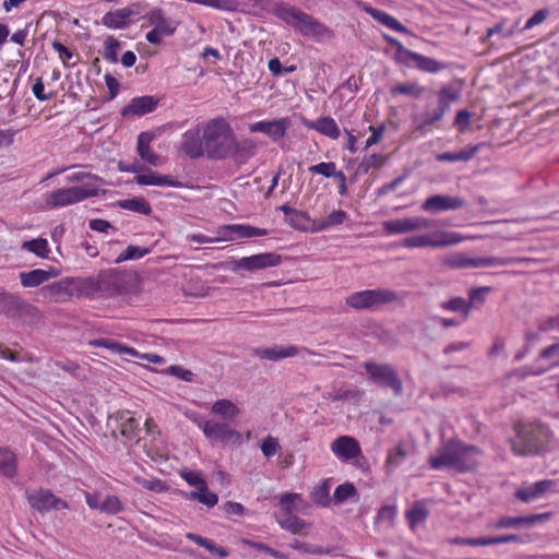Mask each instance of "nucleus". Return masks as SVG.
Segmentation results:
<instances>
[{
	"instance_id": "f257e3e1",
	"label": "nucleus",
	"mask_w": 559,
	"mask_h": 559,
	"mask_svg": "<svg viewBox=\"0 0 559 559\" xmlns=\"http://www.w3.org/2000/svg\"><path fill=\"white\" fill-rule=\"evenodd\" d=\"M483 452L475 445L459 440H449L443 443L437 454L430 456L429 464L433 469L452 468L457 472H467L478 465Z\"/></svg>"
},
{
	"instance_id": "f03ea898",
	"label": "nucleus",
	"mask_w": 559,
	"mask_h": 559,
	"mask_svg": "<svg viewBox=\"0 0 559 559\" xmlns=\"http://www.w3.org/2000/svg\"><path fill=\"white\" fill-rule=\"evenodd\" d=\"M205 155L211 159H225L233 155L235 134L224 118H214L201 126Z\"/></svg>"
},
{
	"instance_id": "7ed1b4c3",
	"label": "nucleus",
	"mask_w": 559,
	"mask_h": 559,
	"mask_svg": "<svg viewBox=\"0 0 559 559\" xmlns=\"http://www.w3.org/2000/svg\"><path fill=\"white\" fill-rule=\"evenodd\" d=\"M551 440L549 427L534 423L521 426L516 439L510 443L515 455H532L546 451Z\"/></svg>"
},
{
	"instance_id": "20e7f679",
	"label": "nucleus",
	"mask_w": 559,
	"mask_h": 559,
	"mask_svg": "<svg viewBox=\"0 0 559 559\" xmlns=\"http://www.w3.org/2000/svg\"><path fill=\"white\" fill-rule=\"evenodd\" d=\"M397 292L389 288L366 289L350 294L346 297L345 304L354 310H373L384 305L401 301Z\"/></svg>"
},
{
	"instance_id": "39448f33",
	"label": "nucleus",
	"mask_w": 559,
	"mask_h": 559,
	"mask_svg": "<svg viewBox=\"0 0 559 559\" xmlns=\"http://www.w3.org/2000/svg\"><path fill=\"white\" fill-rule=\"evenodd\" d=\"M273 13L304 35H319L324 31L312 16L287 3H277Z\"/></svg>"
},
{
	"instance_id": "423d86ee",
	"label": "nucleus",
	"mask_w": 559,
	"mask_h": 559,
	"mask_svg": "<svg viewBox=\"0 0 559 559\" xmlns=\"http://www.w3.org/2000/svg\"><path fill=\"white\" fill-rule=\"evenodd\" d=\"M98 192V187L91 183L73 186L58 189L46 194L45 202L49 207H61L81 202L87 198L96 197Z\"/></svg>"
},
{
	"instance_id": "0eeeda50",
	"label": "nucleus",
	"mask_w": 559,
	"mask_h": 559,
	"mask_svg": "<svg viewBox=\"0 0 559 559\" xmlns=\"http://www.w3.org/2000/svg\"><path fill=\"white\" fill-rule=\"evenodd\" d=\"M391 45L396 48L395 60L400 63L405 64L406 67L415 66L419 70L424 72L435 73L439 70L443 69L444 66L438 62L435 59L429 57L419 55L417 52H413L406 49L401 41H399L395 37H386Z\"/></svg>"
},
{
	"instance_id": "6e6552de",
	"label": "nucleus",
	"mask_w": 559,
	"mask_h": 559,
	"mask_svg": "<svg viewBox=\"0 0 559 559\" xmlns=\"http://www.w3.org/2000/svg\"><path fill=\"white\" fill-rule=\"evenodd\" d=\"M145 12V5L134 2L130 5L110 11L103 16V24L111 29H122L138 21Z\"/></svg>"
},
{
	"instance_id": "1a4fd4ad",
	"label": "nucleus",
	"mask_w": 559,
	"mask_h": 559,
	"mask_svg": "<svg viewBox=\"0 0 559 559\" xmlns=\"http://www.w3.org/2000/svg\"><path fill=\"white\" fill-rule=\"evenodd\" d=\"M364 367L374 383L391 388L396 395L402 394V381L392 366L368 361Z\"/></svg>"
},
{
	"instance_id": "9d476101",
	"label": "nucleus",
	"mask_w": 559,
	"mask_h": 559,
	"mask_svg": "<svg viewBox=\"0 0 559 559\" xmlns=\"http://www.w3.org/2000/svg\"><path fill=\"white\" fill-rule=\"evenodd\" d=\"M281 263V255L274 252H265L243 257L230 262L229 269L233 272L238 270H246L248 272H255L271 266H276Z\"/></svg>"
},
{
	"instance_id": "9b49d317",
	"label": "nucleus",
	"mask_w": 559,
	"mask_h": 559,
	"mask_svg": "<svg viewBox=\"0 0 559 559\" xmlns=\"http://www.w3.org/2000/svg\"><path fill=\"white\" fill-rule=\"evenodd\" d=\"M204 436L212 442L221 443H241V435L237 430L233 429L226 423H219L213 419L206 420V424H202Z\"/></svg>"
},
{
	"instance_id": "f8f14e48",
	"label": "nucleus",
	"mask_w": 559,
	"mask_h": 559,
	"mask_svg": "<svg viewBox=\"0 0 559 559\" xmlns=\"http://www.w3.org/2000/svg\"><path fill=\"white\" fill-rule=\"evenodd\" d=\"M457 97L459 94L452 86H443L438 93V107L425 114V119L423 123L418 126V129L423 130L426 126L440 121Z\"/></svg>"
},
{
	"instance_id": "ddd939ff",
	"label": "nucleus",
	"mask_w": 559,
	"mask_h": 559,
	"mask_svg": "<svg viewBox=\"0 0 559 559\" xmlns=\"http://www.w3.org/2000/svg\"><path fill=\"white\" fill-rule=\"evenodd\" d=\"M122 171L134 173L136 176L134 177V181L141 186H168V187H180L181 183L173 180L168 176L158 175L151 169H143L138 163H133L128 167L120 166Z\"/></svg>"
},
{
	"instance_id": "4468645a",
	"label": "nucleus",
	"mask_w": 559,
	"mask_h": 559,
	"mask_svg": "<svg viewBox=\"0 0 559 559\" xmlns=\"http://www.w3.org/2000/svg\"><path fill=\"white\" fill-rule=\"evenodd\" d=\"M26 498L31 507L39 513H45L51 509H68V503L57 498L50 490L37 489L27 491Z\"/></svg>"
},
{
	"instance_id": "2eb2a0df",
	"label": "nucleus",
	"mask_w": 559,
	"mask_h": 559,
	"mask_svg": "<svg viewBox=\"0 0 559 559\" xmlns=\"http://www.w3.org/2000/svg\"><path fill=\"white\" fill-rule=\"evenodd\" d=\"M465 204V200L461 197L435 194L425 200L421 204V209L425 212L437 214L462 209Z\"/></svg>"
},
{
	"instance_id": "dca6fc26",
	"label": "nucleus",
	"mask_w": 559,
	"mask_h": 559,
	"mask_svg": "<svg viewBox=\"0 0 559 559\" xmlns=\"http://www.w3.org/2000/svg\"><path fill=\"white\" fill-rule=\"evenodd\" d=\"M429 226L430 222L425 217H405L383 223V227L389 234H406L426 229Z\"/></svg>"
},
{
	"instance_id": "f3484780",
	"label": "nucleus",
	"mask_w": 559,
	"mask_h": 559,
	"mask_svg": "<svg viewBox=\"0 0 559 559\" xmlns=\"http://www.w3.org/2000/svg\"><path fill=\"white\" fill-rule=\"evenodd\" d=\"M290 126L288 118H281L272 121H258L249 126L251 132H261L266 134L272 141L276 142L286 135Z\"/></svg>"
},
{
	"instance_id": "a211bd4d",
	"label": "nucleus",
	"mask_w": 559,
	"mask_h": 559,
	"mask_svg": "<svg viewBox=\"0 0 559 559\" xmlns=\"http://www.w3.org/2000/svg\"><path fill=\"white\" fill-rule=\"evenodd\" d=\"M29 305L20 296L0 288V313L7 317H20Z\"/></svg>"
},
{
	"instance_id": "6ab92c4d",
	"label": "nucleus",
	"mask_w": 559,
	"mask_h": 559,
	"mask_svg": "<svg viewBox=\"0 0 559 559\" xmlns=\"http://www.w3.org/2000/svg\"><path fill=\"white\" fill-rule=\"evenodd\" d=\"M331 450L342 461H349L361 453L357 440L348 436L335 439L331 444Z\"/></svg>"
},
{
	"instance_id": "aec40b11",
	"label": "nucleus",
	"mask_w": 559,
	"mask_h": 559,
	"mask_svg": "<svg viewBox=\"0 0 559 559\" xmlns=\"http://www.w3.org/2000/svg\"><path fill=\"white\" fill-rule=\"evenodd\" d=\"M549 514H535V515H527V516H503L499 520L490 523L488 525L491 530H502V528H519L523 525H534L538 521L543 519H548Z\"/></svg>"
},
{
	"instance_id": "412c9836",
	"label": "nucleus",
	"mask_w": 559,
	"mask_h": 559,
	"mask_svg": "<svg viewBox=\"0 0 559 559\" xmlns=\"http://www.w3.org/2000/svg\"><path fill=\"white\" fill-rule=\"evenodd\" d=\"M556 485L555 480L545 479L536 481L528 487L519 488L515 491V497L523 502H532L543 497Z\"/></svg>"
},
{
	"instance_id": "4be33fe9",
	"label": "nucleus",
	"mask_w": 559,
	"mask_h": 559,
	"mask_svg": "<svg viewBox=\"0 0 559 559\" xmlns=\"http://www.w3.org/2000/svg\"><path fill=\"white\" fill-rule=\"evenodd\" d=\"M158 104V100L154 96L145 95L135 97L123 107L122 116H142L152 112Z\"/></svg>"
},
{
	"instance_id": "5701e85b",
	"label": "nucleus",
	"mask_w": 559,
	"mask_h": 559,
	"mask_svg": "<svg viewBox=\"0 0 559 559\" xmlns=\"http://www.w3.org/2000/svg\"><path fill=\"white\" fill-rule=\"evenodd\" d=\"M539 260L535 258L527 257H507V258H497V257H484V258H475L474 259V267H489V266H506L511 264H531L538 263Z\"/></svg>"
},
{
	"instance_id": "b1692460",
	"label": "nucleus",
	"mask_w": 559,
	"mask_h": 559,
	"mask_svg": "<svg viewBox=\"0 0 559 559\" xmlns=\"http://www.w3.org/2000/svg\"><path fill=\"white\" fill-rule=\"evenodd\" d=\"M153 29L146 35H171L177 29V22L163 14L160 10H154L150 14Z\"/></svg>"
},
{
	"instance_id": "393cba45",
	"label": "nucleus",
	"mask_w": 559,
	"mask_h": 559,
	"mask_svg": "<svg viewBox=\"0 0 559 559\" xmlns=\"http://www.w3.org/2000/svg\"><path fill=\"white\" fill-rule=\"evenodd\" d=\"M58 274L59 273L52 267L49 270L36 269L20 273V280L24 287H37L50 278L57 277Z\"/></svg>"
},
{
	"instance_id": "a878e982",
	"label": "nucleus",
	"mask_w": 559,
	"mask_h": 559,
	"mask_svg": "<svg viewBox=\"0 0 559 559\" xmlns=\"http://www.w3.org/2000/svg\"><path fill=\"white\" fill-rule=\"evenodd\" d=\"M305 126L334 140L340 136V129L331 117H322L316 121H305Z\"/></svg>"
},
{
	"instance_id": "bb28decb",
	"label": "nucleus",
	"mask_w": 559,
	"mask_h": 559,
	"mask_svg": "<svg viewBox=\"0 0 559 559\" xmlns=\"http://www.w3.org/2000/svg\"><path fill=\"white\" fill-rule=\"evenodd\" d=\"M433 248L455 246L469 237L462 236L455 231L437 230L430 234Z\"/></svg>"
},
{
	"instance_id": "cd10ccee",
	"label": "nucleus",
	"mask_w": 559,
	"mask_h": 559,
	"mask_svg": "<svg viewBox=\"0 0 559 559\" xmlns=\"http://www.w3.org/2000/svg\"><path fill=\"white\" fill-rule=\"evenodd\" d=\"M211 413L224 419L234 420L240 415L241 411L233 401L221 399L213 403Z\"/></svg>"
},
{
	"instance_id": "c85d7f7f",
	"label": "nucleus",
	"mask_w": 559,
	"mask_h": 559,
	"mask_svg": "<svg viewBox=\"0 0 559 559\" xmlns=\"http://www.w3.org/2000/svg\"><path fill=\"white\" fill-rule=\"evenodd\" d=\"M277 522L283 530H286L294 535L300 536H307L311 527L309 522H306L305 520L293 514H288L285 519L278 520Z\"/></svg>"
},
{
	"instance_id": "c756f323",
	"label": "nucleus",
	"mask_w": 559,
	"mask_h": 559,
	"mask_svg": "<svg viewBox=\"0 0 559 559\" xmlns=\"http://www.w3.org/2000/svg\"><path fill=\"white\" fill-rule=\"evenodd\" d=\"M300 349L294 345L286 347H270L262 348L257 350V355L260 358L269 359V360H280L287 357H294L298 355Z\"/></svg>"
},
{
	"instance_id": "7c9ffc66",
	"label": "nucleus",
	"mask_w": 559,
	"mask_h": 559,
	"mask_svg": "<svg viewBox=\"0 0 559 559\" xmlns=\"http://www.w3.org/2000/svg\"><path fill=\"white\" fill-rule=\"evenodd\" d=\"M88 345L93 347H103L118 355L128 354L132 357L140 356V353L136 349L108 338L92 340L88 342Z\"/></svg>"
},
{
	"instance_id": "2f4dec72",
	"label": "nucleus",
	"mask_w": 559,
	"mask_h": 559,
	"mask_svg": "<svg viewBox=\"0 0 559 559\" xmlns=\"http://www.w3.org/2000/svg\"><path fill=\"white\" fill-rule=\"evenodd\" d=\"M252 228L250 225H225L217 230V234L221 235V239L224 241L233 240L235 238L234 235L237 238H251L253 237Z\"/></svg>"
},
{
	"instance_id": "473e14b6",
	"label": "nucleus",
	"mask_w": 559,
	"mask_h": 559,
	"mask_svg": "<svg viewBox=\"0 0 559 559\" xmlns=\"http://www.w3.org/2000/svg\"><path fill=\"white\" fill-rule=\"evenodd\" d=\"M0 475L8 478L16 475V457L8 448H0Z\"/></svg>"
},
{
	"instance_id": "72a5a7b5",
	"label": "nucleus",
	"mask_w": 559,
	"mask_h": 559,
	"mask_svg": "<svg viewBox=\"0 0 559 559\" xmlns=\"http://www.w3.org/2000/svg\"><path fill=\"white\" fill-rule=\"evenodd\" d=\"M182 150L185 153L192 157L197 158L202 155H205V146L203 145V135L199 138L195 134H186L185 141L182 143Z\"/></svg>"
},
{
	"instance_id": "f704fd0d",
	"label": "nucleus",
	"mask_w": 559,
	"mask_h": 559,
	"mask_svg": "<svg viewBox=\"0 0 559 559\" xmlns=\"http://www.w3.org/2000/svg\"><path fill=\"white\" fill-rule=\"evenodd\" d=\"M151 138L146 133H141L138 138V153L146 163L158 166L160 158L150 147Z\"/></svg>"
},
{
	"instance_id": "c9c22d12",
	"label": "nucleus",
	"mask_w": 559,
	"mask_h": 559,
	"mask_svg": "<svg viewBox=\"0 0 559 559\" xmlns=\"http://www.w3.org/2000/svg\"><path fill=\"white\" fill-rule=\"evenodd\" d=\"M331 480L324 479L320 484L313 487L310 496L314 503L328 508L332 503L330 497Z\"/></svg>"
},
{
	"instance_id": "e433bc0d",
	"label": "nucleus",
	"mask_w": 559,
	"mask_h": 559,
	"mask_svg": "<svg viewBox=\"0 0 559 559\" xmlns=\"http://www.w3.org/2000/svg\"><path fill=\"white\" fill-rule=\"evenodd\" d=\"M347 214L345 211L336 210L331 212L326 217L313 221L312 231H321L331 226L341 225L346 219Z\"/></svg>"
},
{
	"instance_id": "4c0bfd02",
	"label": "nucleus",
	"mask_w": 559,
	"mask_h": 559,
	"mask_svg": "<svg viewBox=\"0 0 559 559\" xmlns=\"http://www.w3.org/2000/svg\"><path fill=\"white\" fill-rule=\"evenodd\" d=\"M479 151V145L469 146L460 152H448L437 155V160L439 162H467L472 159L476 153Z\"/></svg>"
},
{
	"instance_id": "58836bf2",
	"label": "nucleus",
	"mask_w": 559,
	"mask_h": 559,
	"mask_svg": "<svg viewBox=\"0 0 559 559\" xmlns=\"http://www.w3.org/2000/svg\"><path fill=\"white\" fill-rule=\"evenodd\" d=\"M118 206L131 212L148 215L152 207L148 202L141 198L126 199L118 202Z\"/></svg>"
},
{
	"instance_id": "ea45409f",
	"label": "nucleus",
	"mask_w": 559,
	"mask_h": 559,
	"mask_svg": "<svg viewBox=\"0 0 559 559\" xmlns=\"http://www.w3.org/2000/svg\"><path fill=\"white\" fill-rule=\"evenodd\" d=\"M442 264L451 269L474 267V259L467 258L464 253L455 252L443 257Z\"/></svg>"
},
{
	"instance_id": "a19ab883",
	"label": "nucleus",
	"mask_w": 559,
	"mask_h": 559,
	"mask_svg": "<svg viewBox=\"0 0 559 559\" xmlns=\"http://www.w3.org/2000/svg\"><path fill=\"white\" fill-rule=\"evenodd\" d=\"M371 15L373 16L374 20H377L382 25L386 26L392 32H397V33L406 32V28L403 26V24H401L395 17H393L392 15H390L385 12H382L379 10H372Z\"/></svg>"
},
{
	"instance_id": "79ce46f5",
	"label": "nucleus",
	"mask_w": 559,
	"mask_h": 559,
	"mask_svg": "<svg viewBox=\"0 0 559 559\" xmlns=\"http://www.w3.org/2000/svg\"><path fill=\"white\" fill-rule=\"evenodd\" d=\"M428 516L427 509L420 504L415 503L409 510L406 511V518L409 522L411 528L414 531L419 523L426 521Z\"/></svg>"
},
{
	"instance_id": "37998d69",
	"label": "nucleus",
	"mask_w": 559,
	"mask_h": 559,
	"mask_svg": "<svg viewBox=\"0 0 559 559\" xmlns=\"http://www.w3.org/2000/svg\"><path fill=\"white\" fill-rule=\"evenodd\" d=\"M356 496L357 490L355 486L352 483L347 481L336 487V489L334 490L332 502H334L335 504H341L345 502L347 499H350Z\"/></svg>"
},
{
	"instance_id": "c03bdc74",
	"label": "nucleus",
	"mask_w": 559,
	"mask_h": 559,
	"mask_svg": "<svg viewBox=\"0 0 559 559\" xmlns=\"http://www.w3.org/2000/svg\"><path fill=\"white\" fill-rule=\"evenodd\" d=\"M407 456V451L403 443H399L394 449L390 450L385 460V466L389 471L400 466L402 461Z\"/></svg>"
},
{
	"instance_id": "a18cd8bd",
	"label": "nucleus",
	"mask_w": 559,
	"mask_h": 559,
	"mask_svg": "<svg viewBox=\"0 0 559 559\" xmlns=\"http://www.w3.org/2000/svg\"><path fill=\"white\" fill-rule=\"evenodd\" d=\"M441 308L452 312H463L465 318H467L471 312V302L462 297H454L442 302Z\"/></svg>"
},
{
	"instance_id": "49530a36",
	"label": "nucleus",
	"mask_w": 559,
	"mask_h": 559,
	"mask_svg": "<svg viewBox=\"0 0 559 559\" xmlns=\"http://www.w3.org/2000/svg\"><path fill=\"white\" fill-rule=\"evenodd\" d=\"M151 252L150 248H141L136 246H128L123 252H121L117 259L116 263H121L127 260H136L141 259L144 255L148 254Z\"/></svg>"
},
{
	"instance_id": "de8ad7c7",
	"label": "nucleus",
	"mask_w": 559,
	"mask_h": 559,
	"mask_svg": "<svg viewBox=\"0 0 559 559\" xmlns=\"http://www.w3.org/2000/svg\"><path fill=\"white\" fill-rule=\"evenodd\" d=\"M22 247L40 258H46L49 253L48 242L44 238L25 241Z\"/></svg>"
},
{
	"instance_id": "09e8293b",
	"label": "nucleus",
	"mask_w": 559,
	"mask_h": 559,
	"mask_svg": "<svg viewBox=\"0 0 559 559\" xmlns=\"http://www.w3.org/2000/svg\"><path fill=\"white\" fill-rule=\"evenodd\" d=\"M310 217L307 212L296 210L293 214L286 218V222L295 229L307 230V224L310 222Z\"/></svg>"
},
{
	"instance_id": "8fccbe9b",
	"label": "nucleus",
	"mask_w": 559,
	"mask_h": 559,
	"mask_svg": "<svg viewBox=\"0 0 559 559\" xmlns=\"http://www.w3.org/2000/svg\"><path fill=\"white\" fill-rule=\"evenodd\" d=\"M402 245L405 248L432 247L430 234L407 237V238L403 239Z\"/></svg>"
},
{
	"instance_id": "3c124183",
	"label": "nucleus",
	"mask_w": 559,
	"mask_h": 559,
	"mask_svg": "<svg viewBox=\"0 0 559 559\" xmlns=\"http://www.w3.org/2000/svg\"><path fill=\"white\" fill-rule=\"evenodd\" d=\"M423 92L424 90L415 83L399 84L391 88L392 94H404L414 96L416 98L420 97L423 95Z\"/></svg>"
},
{
	"instance_id": "603ef678",
	"label": "nucleus",
	"mask_w": 559,
	"mask_h": 559,
	"mask_svg": "<svg viewBox=\"0 0 559 559\" xmlns=\"http://www.w3.org/2000/svg\"><path fill=\"white\" fill-rule=\"evenodd\" d=\"M255 151V144L251 140H242L237 142L235 139V148L234 153L241 158H248L253 155Z\"/></svg>"
},
{
	"instance_id": "864d4df0",
	"label": "nucleus",
	"mask_w": 559,
	"mask_h": 559,
	"mask_svg": "<svg viewBox=\"0 0 559 559\" xmlns=\"http://www.w3.org/2000/svg\"><path fill=\"white\" fill-rule=\"evenodd\" d=\"M134 481L139 484L141 487L155 492H163L168 489V486L159 479H146L142 477H134Z\"/></svg>"
},
{
	"instance_id": "5fc2aeb1",
	"label": "nucleus",
	"mask_w": 559,
	"mask_h": 559,
	"mask_svg": "<svg viewBox=\"0 0 559 559\" xmlns=\"http://www.w3.org/2000/svg\"><path fill=\"white\" fill-rule=\"evenodd\" d=\"M99 510L104 513L116 514L122 510V503L117 496H107L102 502Z\"/></svg>"
},
{
	"instance_id": "6e6d98bb",
	"label": "nucleus",
	"mask_w": 559,
	"mask_h": 559,
	"mask_svg": "<svg viewBox=\"0 0 559 559\" xmlns=\"http://www.w3.org/2000/svg\"><path fill=\"white\" fill-rule=\"evenodd\" d=\"M309 171L313 173V174L322 175L325 178H331V177L334 178L338 174V171L336 170L335 163H332V162L320 163V164L310 166Z\"/></svg>"
},
{
	"instance_id": "4d7b16f0",
	"label": "nucleus",
	"mask_w": 559,
	"mask_h": 559,
	"mask_svg": "<svg viewBox=\"0 0 559 559\" xmlns=\"http://www.w3.org/2000/svg\"><path fill=\"white\" fill-rule=\"evenodd\" d=\"M139 423L133 417L124 419L120 425V432L123 437L132 439L136 436Z\"/></svg>"
},
{
	"instance_id": "13d9d810",
	"label": "nucleus",
	"mask_w": 559,
	"mask_h": 559,
	"mask_svg": "<svg viewBox=\"0 0 559 559\" xmlns=\"http://www.w3.org/2000/svg\"><path fill=\"white\" fill-rule=\"evenodd\" d=\"M199 502L203 503L209 508H213L218 502V497L216 493L209 490L207 485L200 487V498Z\"/></svg>"
},
{
	"instance_id": "bf43d9fd",
	"label": "nucleus",
	"mask_w": 559,
	"mask_h": 559,
	"mask_svg": "<svg viewBox=\"0 0 559 559\" xmlns=\"http://www.w3.org/2000/svg\"><path fill=\"white\" fill-rule=\"evenodd\" d=\"M243 543L249 545L252 548H255L259 551L266 552V554L271 555L272 557H274L276 559H286L287 558L286 555H284L283 552L277 551V550L269 547L265 544L255 543V542H251V540H248V539H245Z\"/></svg>"
},
{
	"instance_id": "052dcab7",
	"label": "nucleus",
	"mask_w": 559,
	"mask_h": 559,
	"mask_svg": "<svg viewBox=\"0 0 559 559\" xmlns=\"http://www.w3.org/2000/svg\"><path fill=\"white\" fill-rule=\"evenodd\" d=\"M280 449L277 440L271 436L263 439L261 444V451L266 456H273Z\"/></svg>"
},
{
	"instance_id": "680f3d73",
	"label": "nucleus",
	"mask_w": 559,
	"mask_h": 559,
	"mask_svg": "<svg viewBox=\"0 0 559 559\" xmlns=\"http://www.w3.org/2000/svg\"><path fill=\"white\" fill-rule=\"evenodd\" d=\"M180 475L191 486H198L200 488L206 484V481L199 472L182 471Z\"/></svg>"
},
{
	"instance_id": "e2e57ef3",
	"label": "nucleus",
	"mask_w": 559,
	"mask_h": 559,
	"mask_svg": "<svg viewBox=\"0 0 559 559\" xmlns=\"http://www.w3.org/2000/svg\"><path fill=\"white\" fill-rule=\"evenodd\" d=\"M300 499L301 497L298 493H285L281 497L280 504L285 515L292 514L293 503Z\"/></svg>"
},
{
	"instance_id": "0e129e2a",
	"label": "nucleus",
	"mask_w": 559,
	"mask_h": 559,
	"mask_svg": "<svg viewBox=\"0 0 559 559\" xmlns=\"http://www.w3.org/2000/svg\"><path fill=\"white\" fill-rule=\"evenodd\" d=\"M120 47V44L117 39L110 38L107 43V46L104 51V58L110 62H117V50Z\"/></svg>"
},
{
	"instance_id": "69168bd1",
	"label": "nucleus",
	"mask_w": 559,
	"mask_h": 559,
	"mask_svg": "<svg viewBox=\"0 0 559 559\" xmlns=\"http://www.w3.org/2000/svg\"><path fill=\"white\" fill-rule=\"evenodd\" d=\"M168 373L187 382H191L193 380V373L178 365L170 366L168 368Z\"/></svg>"
},
{
	"instance_id": "338daca9",
	"label": "nucleus",
	"mask_w": 559,
	"mask_h": 559,
	"mask_svg": "<svg viewBox=\"0 0 559 559\" xmlns=\"http://www.w3.org/2000/svg\"><path fill=\"white\" fill-rule=\"evenodd\" d=\"M490 290H491V288L488 287V286L478 287V288H472L468 292V297H469L468 302H471V305L473 302L484 304L485 302V295L487 293H489Z\"/></svg>"
},
{
	"instance_id": "774afa93",
	"label": "nucleus",
	"mask_w": 559,
	"mask_h": 559,
	"mask_svg": "<svg viewBox=\"0 0 559 559\" xmlns=\"http://www.w3.org/2000/svg\"><path fill=\"white\" fill-rule=\"evenodd\" d=\"M33 94L38 100H48L52 97V93H45V85L41 78L36 79L33 84Z\"/></svg>"
}]
</instances>
